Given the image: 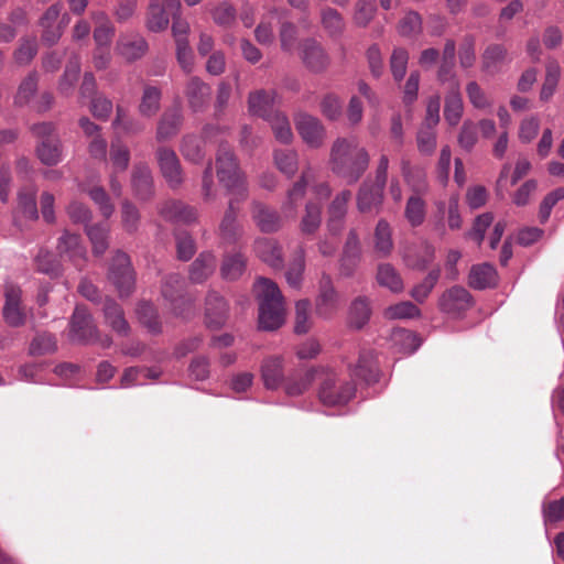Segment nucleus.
Segmentation results:
<instances>
[{"label":"nucleus","instance_id":"f257e3e1","mask_svg":"<svg viewBox=\"0 0 564 564\" xmlns=\"http://www.w3.org/2000/svg\"><path fill=\"white\" fill-rule=\"evenodd\" d=\"M370 155L355 135L336 138L329 151V169L348 184L357 183L368 170Z\"/></svg>","mask_w":564,"mask_h":564},{"label":"nucleus","instance_id":"f03ea898","mask_svg":"<svg viewBox=\"0 0 564 564\" xmlns=\"http://www.w3.org/2000/svg\"><path fill=\"white\" fill-rule=\"evenodd\" d=\"M253 290L259 301V327L263 330L281 327L285 322V308L278 284L268 278H259Z\"/></svg>","mask_w":564,"mask_h":564},{"label":"nucleus","instance_id":"7ed1b4c3","mask_svg":"<svg viewBox=\"0 0 564 564\" xmlns=\"http://www.w3.org/2000/svg\"><path fill=\"white\" fill-rule=\"evenodd\" d=\"M216 174L230 199L246 200L248 187L237 158L227 144H220L216 154Z\"/></svg>","mask_w":564,"mask_h":564},{"label":"nucleus","instance_id":"20e7f679","mask_svg":"<svg viewBox=\"0 0 564 564\" xmlns=\"http://www.w3.org/2000/svg\"><path fill=\"white\" fill-rule=\"evenodd\" d=\"M318 380V399L324 405H343L355 395V386L340 379L334 371L321 369Z\"/></svg>","mask_w":564,"mask_h":564},{"label":"nucleus","instance_id":"39448f33","mask_svg":"<svg viewBox=\"0 0 564 564\" xmlns=\"http://www.w3.org/2000/svg\"><path fill=\"white\" fill-rule=\"evenodd\" d=\"M107 276L120 297H128L134 291L135 272L127 253L120 250L115 253Z\"/></svg>","mask_w":564,"mask_h":564},{"label":"nucleus","instance_id":"423d86ee","mask_svg":"<svg viewBox=\"0 0 564 564\" xmlns=\"http://www.w3.org/2000/svg\"><path fill=\"white\" fill-rule=\"evenodd\" d=\"M63 4L61 2L50 6L41 17L39 24L42 29V42L52 46L58 42L66 25L69 22L68 15H62Z\"/></svg>","mask_w":564,"mask_h":564},{"label":"nucleus","instance_id":"0eeeda50","mask_svg":"<svg viewBox=\"0 0 564 564\" xmlns=\"http://www.w3.org/2000/svg\"><path fill=\"white\" fill-rule=\"evenodd\" d=\"M182 10L180 0H149L145 26L150 32H162L167 29L170 17Z\"/></svg>","mask_w":564,"mask_h":564},{"label":"nucleus","instance_id":"6e6552de","mask_svg":"<svg viewBox=\"0 0 564 564\" xmlns=\"http://www.w3.org/2000/svg\"><path fill=\"white\" fill-rule=\"evenodd\" d=\"M69 339L78 344H93L98 341V329L88 311L77 305L69 322Z\"/></svg>","mask_w":564,"mask_h":564},{"label":"nucleus","instance_id":"1a4fd4ad","mask_svg":"<svg viewBox=\"0 0 564 564\" xmlns=\"http://www.w3.org/2000/svg\"><path fill=\"white\" fill-rule=\"evenodd\" d=\"M2 317L10 327H21L26 322V311L22 306V290L15 284L7 283L4 286Z\"/></svg>","mask_w":564,"mask_h":564},{"label":"nucleus","instance_id":"9d476101","mask_svg":"<svg viewBox=\"0 0 564 564\" xmlns=\"http://www.w3.org/2000/svg\"><path fill=\"white\" fill-rule=\"evenodd\" d=\"M299 55L305 68L314 74L325 72L330 64V58L322 44L312 37L301 41Z\"/></svg>","mask_w":564,"mask_h":564},{"label":"nucleus","instance_id":"9b49d317","mask_svg":"<svg viewBox=\"0 0 564 564\" xmlns=\"http://www.w3.org/2000/svg\"><path fill=\"white\" fill-rule=\"evenodd\" d=\"M295 128L302 140L313 149L324 144L326 130L321 120L306 112H300L295 116Z\"/></svg>","mask_w":564,"mask_h":564},{"label":"nucleus","instance_id":"f8f14e48","mask_svg":"<svg viewBox=\"0 0 564 564\" xmlns=\"http://www.w3.org/2000/svg\"><path fill=\"white\" fill-rule=\"evenodd\" d=\"M242 200L229 199L228 207L218 226V237L225 245H235L243 236V227L238 221L239 204Z\"/></svg>","mask_w":564,"mask_h":564},{"label":"nucleus","instance_id":"ddd939ff","mask_svg":"<svg viewBox=\"0 0 564 564\" xmlns=\"http://www.w3.org/2000/svg\"><path fill=\"white\" fill-rule=\"evenodd\" d=\"M160 171L171 188H177L183 183L180 160L174 150L160 147L155 152Z\"/></svg>","mask_w":564,"mask_h":564},{"label":"nucleus","instance_id":"4468645a","mask_svg":"<svg viewBox=\"0 0 564 564\" xmlns=\"http://www.w3.org/2000/svg\"><path fill=\"white\" fill-rule=\"evenodd\" d=\"M473 305L470 293L463 286H452L446 290L438 300V307L449 315H459Z\"/></svg>","mask_w":564,"mask_h":564},{"label":"nucleus","instance_id":"2eb2a0df","mask_svg":"<svg viewBox=\"0 0 564 564\" xmlns=\"http://www.w3.org/2000/svg\"><path fill=\"white\" fill-rule=\"evenodd\" d=\"M160 216L173 224H193L198 218V212L195 207L189 206L181 200H165L158 206Z\"/></svg>","mask_w":564,"mask_h":564},{"label":"nucleus","instance_id":"dca6fc26","mask_svg":"<svg viewBox=\"0 0 564 564\" xmlns=\"http://www.w3.org/2000/svg\"><path fill=\"white\" fill-rule=\"evenodd\" d=\"M338 306V294L333 285L332 278L323 273L318 281V295L315 300L316 314L329 318Z\"/></svg>","mask_w":564,"mask_h":564},{"label":"nucleus","instance_id":"f3484780","mask_svg":"<svg viewBox=\"0 0 564 564\" xmlns=\"http://www.w3.org/2000/svg\"><path fill=\"white\" fill-rule=\"evenodd\" d=\"M251 218L257 228L264 234L275 232L282 226L280 214L274 208L258 200L251 203Z\"/></svg>","mask_w":564,"mask_h":564},{"label":"nucleus","instance_id":"a211bd4d","mask_svg":"<svg viewBox=\"0 0 564 564\" xmlns=\"http://www.w3.org/2000/svg\"><path fill=\"white\" fill-rule=\"evenodd\" d=\"M229 306L216 291H209L205 302V321L209 328L223 327L228 318Z\"/></svg>","mask_w":564,"mask_h":564},{"label":"nucleus","instance_id":"6ab92c4d","mask_svg":"<svg viewBox=\"0 0 564 564\" xmlns=\"http://www.w3.org/2000/svg\"><path fill=\"white\" fill-rule=\"evenodd\" d=\"M260 375L265 389H279L285 380L284 358L282 356L265 357L261 362Z\"/></svg>","mask_w":564,"mask_h":564},{"label":"nucleus","instance_id":"aec40b11","mask_svg":"<svg viewBox=\"0 0 564 564\" xmlns=\"http://www.w3.org/2000/svg\"><path fill=\"white\" fill-rule=\"evenodd\" d=\"M361 259V246L356 229H350L340 258V271L345 276H350L355 272Z\"/></svg>","mask_w":564,"mask_h":564},{"label":"nucleus","instance_id":"412c9836","mask_svg":"<svg viewBox=\"0 0 564 564\" xmlns=\"http://www.w3.org/2000/svg\"><path fill=\"white\" fill-rule=\"evenodd\" d=\"M314 180V172L312 169L303 171L300 180L293 184L288 191L286 198L282 204V213L285 217L294 218L299 203L303 199L307 185Z\"/></svg>","mask_w":564,"mask_h":564},{"label":"nucleus","instance_id":"4be33fe9","mask_svg":"<svg viewBox=\"0 0 564 564\" xmlns=\"http://www.w3.org/2000/svg\"><path fill=\"white\" fill-rule=\"evenodd\" d=\"M386 186L365 181L357 194V207L361 213L378 210L383 202Z\"/></svg>","mask_w":564,"mask_h":564},{"label":"nucleus","instance_id":"5701e85b","mask_svg":"<svg viewBox=\"0 0 564 564\" xmlns=\"http://www.w3.org/2000/svg\"><path fill=\"white\" fill-rule=\"evenodd\" d=\"M401 173L405 184L413 194L424 195L429 192L427 175L424 167L413 165L409 159L402 158L400 161Z\"/></svg>","mask_w":564,"mask_h":564},{"label":"nucleus","instance_id":"b1692460","mask_svg":"<svg viewBox=\"0 0 564 564\" xmlns=\"http://www.w3.org/2000/svg\"><path fill=\"white\" fill-rule=\"evenodd\" d=\"M148 42L139 34L121 35L116 45L117 53L127 62L140 59L148 52Z\"/></svg>","mask_w":564,"mask_h":564},{"label":"nucleus","instance_id":"393cba45","mask_svg":"<svg viewBox=\"0 0 564 564\" xmlns=\"http://www.w3.org/2000/svg\"><path fill=\"white\" fill-rule=\"evenodd\" d=\"M435 258V249L429 242L409 247L403 254L405 264L414 270H424Z\"/></svg>","mask_w":564,"mask_h":564},{"label":"nucleus","instance_id":"a878e982","mask_svg":"<svg viewBox=\"0 0 564 564\" xmlns=\"http://www.w3.org/2000/svg\"><path fill=\"white\" fill-rule=\"evenodd\" d=\"M257 256L273 269L283 268L282 248L274 239L259 238L254 241Z\"/></svg>","mask_w":564,"mask_h":564},{"label":"nucleus","instance_id":"bb28decb","mask_svg":"<svg viewBox=\"0 0 564 564\" xmlns=\"http://www.w3.org/2000/svg\"><path fill=\"white\" fill-rule=\"evenodd\" d=\"M185 282L178 273L167 274L162 284V296L170 302L172 310L176 315L182 314L178 303H183V291Z\"/></svg>","mask_w":564,"mask_h":564},{"label":"nucleus","instance_id":"cd10ccee","mask_svg":"<svg viewBox=\"0 0 564 564\" xmlns=\"http://www.w3.org/2000/svg\"><path fill=\"white\" fill-rule=\"evenodd\" d=\"M188 105L193 111H202L209 102L212 89L198 77L188 80L185 89Z\"/></svg>","mask_w":564,"mask_h":564},{"label":"nucleus","instance_id":"c85d7f7f","mask_svg":"<svg viewBox=\"0 0 564 564\" xmlns=\"http://www.w3.org/2000/svg\"><path fill=\"white\" fill-rule=\"evenodd\" d=\"M508 63V51L501 44L488 45L481 55V68L486 74L496 75Z\"/></svg>","mask_w":564,"mask_h":564},{"label":"nucleus","instance_id":"c756f323","mask_svg":"<svg viewBox=\"0 0 564 564\" xmlns=\"http://www.w3.org/2000/svg\"><path fill=\"white\" fill-rule=\"evenodd\" d=\"M275 93L267 90H257L251 93L248 98L249 111L264 120L274 113Z\"/></svg>","mask_w":564,"mask_h":564},{"label":"nucleus","instance_id":"7c9ffc66","mask_svg":"<svg viewBox=\"0 0 564 564\" xmlns=\"http://www.w3.org/2000/svg\"><path fill=\"white\" fill-rule=\"evenodd\" d=\"M104 316L106 324L119 335L127 336L130 326L124 318L123 310L121 306L111 299H107L104 304Z\"/></svg>","mask_w":564,"mask_h":564},{"label":"nucleus","instance_id":"2f4dec72","mask_svg":"<svg viewBox=\"0 0 564 564\" xmlns=\"http://www.w3.org/2000/svg\"><path fill=\"white\" fill-rule=\"evenodd\" d=\"M183 123V115L180 108L166 110L158 124L156 139L159 141L171 139L176 135Z\"/></svg>","mask_w":564,"mask_h":564},{"label":"nucleus","instance_id":"473e14b6","mask_svg":"<svg viewBox=\"0 0 564 564\" xmlns=\"http://www.w3.org/2000/svg\"><path fill=\"white\" fill-rule=\"evenodd\" d=\"M216 269V258L210 252L200 253L189 267V280L193 283H203Z\"/></svg>","mask_w":564,"mask_h":564},{"label":"nucleus","instance_id":"72a5a7b5","mask_svg":"<svg viewBox=\"0 0 564 564\" xmlns=\"http://www.w3.org/2000/svg\"><path fill=\"white\" fill-rule=\"evenodd\" d=\"M373 248L379 258H387L393 250L392 231L386 219H380L376 225Z\"/></svg>","mask_w":564,"mask_h":564},{"label":"nucleus","instance_id":"f704fd0d","mask_svg":"<svg viewBox=\"0 0 564 564\" xmlns=\"http://www.w3.org/2000/svg\"><path fill=\"white\" fill-rule=\"evenodd\" d=\"M497 272L489 263H482L471 267L468 284L476 290H484L496 285Z\"/></svg>","mask_w":564,"mask_h":564},{"label":"nucleus","instance_id":"c9c22d12","mask_svg":"<svg viewBox=\"0 0 564 564\" xmlns=\"http://www.w3.org/2000/svg\"><path fill=\"white\" fill-rule=\"evenodd\" d=\"M36 193V186L31 183L23 185L18 192V209L24 217L31 220L39 218Z\"/></svg>","mask_w":564,"mask_h":564},{"label":"nucleus","instance_id":"e433bc0d","mask_svg":"<svg viewBox=\"0 0 564 564\" xmlns=\"http://www.w3.org/2000/svg\"><path fill=\"white\" fill-rule=\"evenodd\" d=\"M57 250L61 254L67 256L74 262L84 260L86 257V249L80 242V237L67 230L59 237Z\"/></svg>","mask_w":564,"mask_h":564},{"label":"nucleus","instance_id":"4c0bfd02","mask_svg":"<svg viewBox=\"0 0 564 564\" xmlns=\"http://www.w3.org/2000/svg\"><path fill=\"white\" fill-rule=\"evenodd\" d=\"M444 102V118L446 122L452 127L457 126L464 112L460 89L446 90Z\"/></svg>","mask_w":564,"mask_h":564},{"label":"nucleus","instance_id":"58836bf2","mask_svg":"<svg viewBox=\"0 0 564 564\" xmlns=\"http://www.w3.org/2000/svg\"><path fill=\"white\" fill-rule=\"evenodd\" d=\"M322 224V204L307 202L300 221V231L303 235L312 236L317 232Z\"/></svg>","mask_w":564,"mask_h":564},{"label":"nucleus","instance_id":"ea45409f","mask_svg":"<svg viewBox=\"0 0 564 564\" xmlns=\"http://www.w3.org/2000/svg\"><path fill=\"white\" fill-rule=\"evenodd\" d=\"M132 187L140 199H148L153 194V180L147 165H137L131 178Z\"/></svg>","mask_w":564,"mask_h":564},{"label":"nucleus","instance_id":"a19ab883","mask_svg":"<svg viewBox=\"0 0 564 564\" xmlns=\"http://www.w3.org/2000/svg\"><path fill=\"white\" fill-rule=\"evenodd\" d=\"M376 279L380 286L387 288L393 293H401L404 289L400 273L390 263L378 265Z\"/></svg>","mask_w":564,"mask_h":564},{"label":"nucleus","instance_id":"79ce46f5","mask_svg":"<svg viewBox=\"0 0 564 564\" xmlns=\"http://www.w3.org/2000/svg\"><path fill=\"white\" fill-rule=\"evenodd\" d=\"M352 376L364 380L366 383L378 381L379 372L372 351H366L360 355L358 364L352 369Z\"/></svg>","mask_w":564,"mask_h":564},{"label":"nucleus","instance_id":"37998d69","mask_svg":"<svg viewBox=\"0 0 564 564\" xmlns=\"http://www.w3.org/2000/svg\"><path fill=\"white\" fill-rule=\"evenodd\" d=\"M162 93L158 87L144 86L138 107L139 113L144 118L154 117L160 110Z\"/></svg>","mask_w":564,"mask_h":564},{"label":"nucleus","instance_id":"c03bdc74","mask_svg":"<svg viewBox=\"0 0 564 564\" xmlns=\"http://www.w3.org/2000/svg\"><path fill=\"white\" fill-rule=\"evenodd\" d=\"M39 86V74L36 72L29 73L19 84L14 95V105L24 107L34 98Z\"/></svg>","mask_w":564,"mask_h":564},{"label":"nucleus","instance_id":"a18cd8bd","mask_svg":"<svg viewBox=\"0 0 564 564\" xmlns=\"http://www.w3.org/2000/svg\"><path fill=\"white\" fill-rule=\"evenodd\" d=\"M321 369H310L299 378L290 377L284 384L285 393L290 397H297L304 393L313 383L319 379Z\"/></svg>","mask_w":564,"mask_h":564},{"label":"nucleus","instance_id":"49530a36","mask_svg":"<svg viewBox=\"0 0 564 564\" xmlns=\"http://www.w3.org/2000/svg\"><path fill=\"white\" fill-rule=\"evenodd\" d=\"M265 120L269 122L276 141L284 144L292 142L293 132L291 124L288 117L283 112L276 110Z\"/></svg>","mask_w":564,"mask_h":564},{"label":"nucleus","instance_id":"de8ad7c7","mask_svg":"<svg viewBox=\"0 0 564 564\" xmlns=\"http://www.w3.org/2000/svg\"><path fill=\"white\" fill-rule=\"evenodd\" d=\"M321 23L325 32L334 39L341 36L345 30L343 15L333 8H324L321 11Z\"/></svg>","mask_w":564,"mask_h":564},{"label":"nucleus","instance_id":"09e8293b","mask_svg":"<svg viewBox=\"0 0 564 564\" xmlns=\"http://www.w3.org/2000/svg\"><path fill=\"white\" fill-rule=\"evenodd\" d=\"M273 160L276 169L288 177H292L297 172L299 159L293 149L274 150Z\"/></svg>","mask_w":564,"mask_h":564},{"label":"nucleus","instance_id":"8fccbe9b","mask_svg":"<svg viewBox=\"0 0 564 564\" xmlns=\"http://www.w3.org/2000/svg\"><path fill=\"white\" fill-rule=\"evenodd\" d=\"M422 195L413 194L408 198L404 217L412 227L421 226L426 216V204Z\"/></svg>","mask_w":564,"mask_h":564},{"label":"nucleus","instance_id":"3c124183","mask_svg":"<svg viewBox=\"0 0 564 564\" xmlns=\"http://www.w3.org/2000/svg\"><path fill=\"white\" fill-rule=\"evenodd\" d=\"M561 66L556 61H550L546 64L545 77L540 91V99L542 101H547L554 95L560 77H561Z\"/></svg>","mask_w":564,"mask_h":564},{"label":"nucleus","instance_id":"603ef678","mask_svg":"<svg viewBox=\"0 0 564 564\" xmlns=\"http://www.w3.org/2000/svg\"><path fill=\"white\" fill-rule=\"evenodd\" d=\"M371 314L369 301L367 297H357L350 306L349 324L350 326L360 329L369 321Z\"/></svg>","mask_w":564,"mask_h":564},{"label":"nucleus","instance_id":"864d4df0","mask_svg":"<svg viewBox=\"0 0 564 564\" xmlns=\"http://www.w3.org/2000/svg\"><path fill=\"white\" fill-rule=\"evenodd\" d=\"M246 268V259L241 253L228 254L225 257L220 273L225 280H237L241 276Z\"/></svg>","mask_w":564,"mask_h":564},{"label":"nucleus","instance_id":"5fc2aeb1","mask_svg":"<svg viewBox=\"0 0 564 564\" xmlns=\"http://www.w3.org/2000/svg\"><path fill=\"white\" fill-rule=\"evenodd\" d=\"M40 161L45 165H56L62 160L61 143L58 140H44L36 148Z\"/></svg>","mask_w":564,"mask_h":564},{"label":"nucleus","instance_id":"6e6d98bb","mask_svg":"<svg viewBox=\"0 0 564 564\" xmlns=\"http://www.w3.org/2000/svg\"><path fill=\"white\" fill-rule=\"evenodd\" d=\"M80 72V63L79 59L75 56L72 57L64 70L63 76L59 79L58 83V90L61 94L68 96L73 89L74 86L78 79V75Z\"/></svg>","mask_w":564,"mask_h":564},{"label":"nucleus","instance_id":"4d7b16f0","mask_svg":"<svg viewBox=\"0 0 564 564\" xmlns=\"http://www.w3.org/2000/svg\"><path fill=\"white\" fill-rule=\"evenodd\" d=\"M86 234L93 245V251L101 256L108 249L109 227L106 225H94L86 227Z\"/></svg>","mask_w":564,"mask_h":564},{"label":"nucleus","instance_id":"13d9d810","mask_svg":"<svg viewBox=\"0 0 564 564\" xmlns=\"http://www.w3.org/2000/svg\"><path fill=\"white\" fill-rule=\"evenodd\" d=\"M441 276V269L435 268L429 272L422 282L416 284L410 292V295L419 303H423Z\"/></svg>","mask_w":564,"mask_h":564},{"label":"nucleus","instance_id":"bf43d9fd","mask_svg":"<svg viewBox=\"0 0 564 564\" xmlns=\"http://www.w3.org/2000/svg\"><path fill=\"white\" fill-rule=\"evenodd\" d=\"M57 349V341L54 335L42 333L36 335L29 347L31 356H43L55 352Z\"/></svg>","mask_w":564,"mask_h":564},{"label":"nucleus","instance_id":"052dcab7","mask_svg":"<svg viewBox=\"0 0 564 564\" xmlns=\"http://www.w3.org/2000/svg\"><path fill=\"white\" fill-rule=\"evenodd\" d=\"M436 78L441 85L446 87V90L460 89V82L455 70V62L441 61Z\"/></svg>","mask_w":564,"mask_h":564},{"label":"nucleus","instance_id":"680f3d73","mask_svg":"<svg viewBox=\"0 0 564 564\" xmlns=\"http://www.w3.org/2000/svg\"><path fill=\"white\" fill-rule=\"evenodd\" d=\"M305 270V256L304 251L301 249L297 256L291 261L285 272V279L288 284L299 290L302 285L303 273Z\"/></svg>","mask_w":564,"mask_h":564},{"label":"nucleus","instance_id":"e2e57ef3","mask_svg":"<svg viewBox=\"0 0 564 564\" xmlns=\"http://www.w3.org/2000/svg\"><path fill=\"white\" fill-rule=\"evenodd\" d=\"M420 315V308L410 301L399 302L384 310V317L388 319L415 318Z\"/></svg>","mask_w":564,"mask_h":564},{"label":"nucleus","instance_id":"0e129e2a","mask_svg":"<svg viewBox=\"0 0 564 564\" xmlns=\"http://www.w3.org/2000/svg\"><path fill=\"white\" fill-rule=\"evenodd\" d=\"M392 340L403 354H413L421 345L420 339L413 332L403 328L393 330Z\"/></svg>","mask_w":564,"mask_h":564},{"label":"nucleus","instance_id":"69168bd1","mask_svg":"<svg viewBox=\"0 0 564 564\" xmlns=\"http://www.w3.org/2000/svg\"><path fill=\"white\" fill-rule=\"evenodd\" d=\"M409 53L405 48L395 47L390 56V70L395 82H401L408 69Z\"/></svg>","mask_w":564,"mask_h":564},{"label":"nucleus","instance_id":"338daca9","mask_svg":"<svg viewBox=\"0 0 564 564\" xmlns=\"http://www.w3.org/2000/svg\"><path fill=\"white\" fill-rule=\"evenodd\" d=\"M110 161L116 172H123L129 165L130 151L119 139L111 142Z\"/></svg>","mask_w":564,"mask_h":564},{"label":"nucleus","instance_id":"774afa93","mask_svg":"<svg viewBox=\"0 0 564 564\" xmlns=\"http://www.w3.org/2000/svg\"><path fill=\"white\" fill-rule=\"evenodd\" d=\"M376 0H358L355 6L354 23L357 26L366 28L376 13Z\"/></svg>","mask_w":564,"mask_h":564}]
</instances>
